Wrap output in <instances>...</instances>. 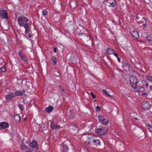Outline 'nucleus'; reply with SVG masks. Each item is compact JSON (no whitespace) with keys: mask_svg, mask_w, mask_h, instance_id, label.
<instances>
[{"mask_svg":"<svg viewBox=\"0 0 152 152\" xmlns=\"http://www.w3.org/2000/svg\"><path fill=\"white\" fill-rule=\"evenodd\" d=\"M16 18L20 26L24 28L25 34L29 33L30 24L28 23V19L23 15H18L16 16Z\"/></svg>","mask_w":152,"mask_h":152,"instance_id":"f257e3e1","label":"nucleus"},{"mask_svg":"<svg viewBox=\"0 0 152 152\" xmlns=\"http://www.w3.org/2000/svg\"><path fill=\"white\" fill-rule=\"evenodd\" d=\"M130 82L132 87L134 88H135L138 83L137 79L134 76H132L130 77Z\"/></svg>","mask_w":152,"mask_h":152,"instance_id":"f03ea898","label":"nucleus"},{"mask_svg":"<svg viewBox=\"0 0 152 152\" xmlns=\"http://www.w3.org/2000/svg\"><path fill=\"white\" fill-rule=\"evenodd\" d=\"M96 132L101 135H103L107 133V130L105 127H102L95 130Z\"/></svg>","mask_w":152,"mask_h":152,"instance_id":"7ed1b4c3","label":"nucleus"},{"mask_svg":"<svg viewBox=\"0 0 152 152\" xmlns=\"http://www.w3.org/2000/svg\"><path fill=\"white\" fill-rule=\"evenodd\" d=\"M98 120L101 124L103 125H107L108 123V120L105 118L102 115H100L99 116Z\"/></svg>","mask_w":152,"mask_h":152,"instance_id":"20e7f679","label":"nucleus"},{"mask_svg":"<svg viewBox=\"0 0 152 152\" xmlns=\"http://www.w3.org/2000/svg\"><path fill=\"white\" fill-rule=\"evenodd\" d=\"M0 16L3 18L6 19L8 18L7 13L6 11L4 10L0 11Z\"/></svg>","mask_w":152,"mask_h":152,"instance_id":"39448f33","label":"nucleus"},{"mask_svg":"<svg viewBox=\"0 0 152 152\" xmlns=\"http://www.w3.org/2000/svg\"><path fill=\"white\" fill-rule=\"evenodd\" d=\"M142 108L144 110L149 109L150 107V105L149 103L144 102L142 104Z\"/></svg>","mask_w":152,"mask_h":152,"instance_id":"423d86ee","label":"nucleus"},{"mask_svg":"<svg viewBox=\"0 0 152 152\" xmlns=\"http://www.w3.org/2000/svg\"><path fill=\"white\" fill-rule=\"evenodd\" d=\"M9 127V125L7 122H3L0 123V130L8 128Z\"/></svg>","mask_w":152,"mask_h":152,"instance_id":"0eeeda50","label":"nucleus"},{"mask_svg":"<svg viewBox=\"0 0 152 152\" xmlns=\"http://www.w3.org/2000/svg\"><path fill=\"white\" fill-rule=\"evenodd\" d=\"M15 97V96L14 93L10 92L5 96V99L7 100L10 99H12Z\"/></svg>","mask_w":152,"mask_h":152,"instance_id":"6e6552de","label":"nucleus"},{"mask_svg":"<svg viewBox=\"0 0 152 152\" xmlns=\"http://www.w3.org/2000/svg\"><path fill=\"white\" fill-rule=\"evenodd\" d=\"M50 127L53 129H57L60 128V126L59 125H56L55 124L51 122L50 124Z\"/></svg>","mask_w":152,"mask_h":152,"instance_id":"1a4fd4ad","label":"nucleus"},{"mask_svg":"<svg viewBox=\"0 0 152 152\" xmlns=\"http://www.w3.org/2000/svg\"><path fill=\"white\" fill-rule=\"evenodd\" d=\"M60 151L63 152H68V149L67 146L66 145H63L61 147Z\"/></svg>","mask_w":152,"mask_h":152,"instance_id":"9d476101","label":"nucleus"},{"mask_svg":"<svg viewBox=\"0 0 152 152\" xmlns=\"http://www.w3.org/2000/svg\"><path fill=\"white\" fill-rule=\"evenodd\" d=\"M134 90L136 91H140L141 92H143L145 91V88L143 87L136 86L135 88H134Z\"/></svg>","mask_w":152,"mask_h":152,"instance_id":"9b49d317","label":"nucleus"},{"mask_svg":"<svg viewBox=\"0 0 152 152\" xmlns=\"http://www.w3.org/2000/svg\"><path fill=\"white\" fill-rule=\"evenodd\" d=\"M123 68L124 69L127 70L129 69L131 66L127 63H124L123 64Z\"/></svg>","mask_w":152,"mask_h":152,"instance_id":"f8f14e48","label":"nucleus"},{"mask_svg":"<svg viewBox=\"0 0 152 152\" xmlns=\"http://www.w3.org/2000/svg\"><path fill=\"white\" fill-rule=\"evenodd\" d=\"M131 34L133 37L136 38H138L139 37L138 33L135 30L132 31L131 32Z\"/></svg>","mask_w":152,"mask_h":152,"instance_id":"ddd939ff","label":"nucleus"},{"mask_svg":"<svg viewBox=\"0 0 152 152\" xmlns=\"http://www.w3.org/2000/svg\"><path fill=\"white\" fill-rule=\"evenodd\" d=\"M25 92V91L23 90V91H17L15 92V95L17 96H22L24 93Z\"/></svg>","mask_w":152,"mask_h":152,"instance_id":"4468645a","label":"nucleus"},{"mask_svg":"<svg viewBox=\"0 0 152 152\" xmlns=\"http://www.w3.org/2000/svg\"><path fill=\"white\" fill-rule=\"evenodd\" d=\"M21 150L23 151H26L28 149V147L24 144H22L20 145Z\"/></svg>","mask_w":152,"mask_h":152,"instance_id":"2eb2a0df","label":"nucleus"},{"mask_svg":"<svg viewBox=\"0 0 152 152\" xmlns=\"http://www.w3.org/2000/svg\"><path fill=\"white\" fill-rule=\"evenodd\" d=\"M14 119L16 122H20L21 120V118L19 115L16 114L14 116Z\"/></svg>","mask_w":152,"mask_h":152,"instance_id":"dca6fc26","label":"nucleus"},{"mask_svg":"<svg viewBox=\"0 0 152 152\" xmlns=\"http://www.w3.org/2000/svg\"><path fill=\"white\" fill-rule=\"evenodd\" d=\"M106 52L107 53L110 55H111L114 53V52H115V51L112 49L107 48L106 50Z\"/></svg>","mask_w":152,"mask_h":152,"instance_id":"f3484780","label":"nucleus"},{"mask_svg":"<svg viewBox=\"0 0 152 152\" xmlns=\"http://www.w3.org/2000/svg\"><path fill=\"white\" fill-rule=\"evenodd\" d=\"M53 107L51 106H49L48 107L46 108L45 109L46 112L48 113H50L53 110Z\"/></svg>","mask_w":152,"mask_h":152,"instance_id":"a211bd4d","label":"nucleus"},{"mask_svg":"<svg viewBox=\"0 0 152 152\" xmlns=\"http://www.w3.org/2000/svg\"><path fill=\"white\" fill-rule=\"evenodd\" d=\"M37 145V142L35 141H33L29 144V146L32 148H34L36 147Z\"/></svg>","mask_w":152,"mask_h":152,"instance_id":"6ab92c4d","label":"nucleus"},{"mask_svg":"<svg viewBox=\"0 0 152 152\" xmlns=\"http://www.w3.org/2000/svg\"><path fill=\"white\" fill-rule=\"evenodd\" d=\"M147 40L150 42H152V34L149 35L146 37Z\"/></svg>","mask_w":152,"mask_h":152,"instance_id":"aec40b11","label":"nucleus"},{"mask_svg":"<svg viewBox=\"0 0 152 152\" xmlns=\"http://www.w3.org/2000/svg\"><path fill=\"white\" fill-rule=\"evenodd\" d=\"M93 142L94 145L97 146L100 145V142L99 140H93Z\"/></svg>","mask_w":152,"mask_h":152,"instance_id":"412c9836","label":"nucleus"},{"mask_svg":"<svg viewBox=\"0 0 152 152\" xmlns=\"http://www.w3.org/2000/svg\"><path fill=\"white\" fill-rule=\"evenodd\" d=\"M51 60L52 61L54 65L55 64L57 63V58L55 56H52L51 58Z\"/></svg>","mask_w":152,"mask_h":152,"instance_id":"4be33fe9","label":"nucleus"},{"mask_svg":"<svg viewBox=\"0 0 152 152\" xmlns=\"http://www.w3.org/2000/svg\"><path fill=\"white\" fill-rule=\"evenodd\" d=\"M3 29L5 30H6L9 28V26H8V24H4L3 25L2 27Z\"/></svg>","mask_w":152,"mask_h":152,"instance_id":"5701e85b","label":"nucleus"},{"mask_svg":"<svg viewBox=\"0 0 152 152\" xmlns=\"http://www.w3.org/2000/svg\"><path fill=\"white\" fill-rule=\"evenodd\" d=\"M141 83L143 86H146L147 87H148V84L145 81L142 80Z\"/></svg>","mask_w":152,"mask_h":152,"instance_id":"b1692460","label":"nucleus"},{"mask_svg":"<svg viewBox=\"0 0 152 152\" xmlns=\"http://www.w3.org/2000/svg\"><path fill=\"white\" fill-rule=\"evenodd\" d=\"M18 107L21 111L24 109V107L22 105L20 104H19L18 105Z\"/></svg>","mask_w":152,"mask_h":152,"instance_id":"393cba45","label":"nucleus"},{"mask_svg":"<svg viewBox=\"0 0 152 152\" xmlns=\"http://www.w3.org/2000/svg\"><path fill=\"white\" fill-rule=\"evenodd\" d=\"M71 128L74 130L75 131H76V132L78 131V128L75 126H71Z\"/></svg>","mask_w":152,"mask_h":152,"instance_id":"a878e982","label":"nucleus"},{"mask_svg":"<svg viewBox=\"0 0 152 152\" xmlns=\"http://www.w3.org/2000/svg\"><path fill=\"white\" fill-rule=\"evenodd\" d=\"M21 59L23 61L25 62H26L27 61V60L25 57L23 56V55L22 56L20 57Z\"/></svg>","mask_w":152,"mask_h":152,"instance_id":"bb28decb","label":"nucleus"},{"mask_svg":"<svg viewBox=\"0 0 152 152\" xmlns=\"http://www.w3.org/2000/svg\"><path fill=\"white\" fill-rule=\"evenodd\" d=\"M1 71L3 72H4L6 70V68L4 66H3L0 68Z\"/></svg>","mask_w":152,"mask_h":152,"instance_id":"cd10ccee","label":"nucleus"},{"mask_svg":"<svg viewBox=\"0 0 152 152\" xmlns=\"http://www.w3.org/2000/svg\"><path fill=\"white\" fill-rule=\"evenodd\" d=\"M96 110V111L99 112L100 110V107L98 106L96 107L95 108Z\"/></svg>","mask_w":152,"mask_h":152,"instance_id":"c85d7f7f","label":"nucleus"},{"mask_svg":"<svg viewBox=\"0 0 152 152\" xmlns=\"http://www.w3.org/2000/svg\"><path fill=\"white\" fill-rule=\"evenodd\" d=\"M103 91L104 93H105L106 94H107V95H108V96H110V92H109L105 90L104 89L103 90Z\"/></svg>","mask_w":152,"mask_h":152,"instance_id":"c756f323","label":"nucleus"},{"mask_svg":"<svg viewBox=\"0 0 152 152\" xmlns=\"http://www.w3.org/2000/svg\"><path fill=\"white\" fill-rule=\"evenodd\" d=\"M90 94L92 97L93 99H95L96 98V96L95 94H94L92 92H91L90 93Z\"/></svg>","mask_w":152,"mask_h":152,"instance_id":"7c9ffc66","label":"nucleus"},{"mask_svg":"<svg viewBox=\"0 0 152 152\" xmlns=\"http://www.w3.org/2000/svg\"><path fill=\"white\" fill-rule=\"evenodd\" d=\"M147 79L150 81H152V77L151 76H148L147 77Z\"/></svg>","mask_w":152,"mask_h":152,"instance_id":"2f4dec72","label":"nucleus"},{"mask_svg":"<svg viewBox=\"0 0 152 152\" xmlns=\"http://www.w3.org/2000/svg\"><path fill=\"white\" fill-rule=\"evenodd\" d=\"M43 15H46L47 14V12L46 10H45L42 12Z\"/></svg>","mask_w":152,"mask_h":152,"instance_id":"473e14b6","label":"nucleus"},{"mask_svg":"<svg viewBox=\"0 0 152 152\" xmlns=\"http://www.w3.org/2000/svg\"><path fill=\"white\" fill-rule=\"evenodd\" d=\"M18 53L19 54L20 57V56H23V55H22V54L23 53V52L22 50H20V51H19Z\"/></svg>","mask_w":152,"mask_h":152,"instance_id":"72a5a7b5","label":"nucleus"},{"mask_svg":"<svg viewBox=\"0 0 152 152\" xmlns=\"http://www.w3.org/2000/svg\"><path fill=\"white\" fill-rule=\"evenodd\" d=\"M75 116V114L74 113H70V117H71L72 118H73Z\"/></svg>","mask_w":152,"mask_h":152,"instance_id":"f704fd0d","label":"nucleus"},{"mask_svg":"<svg viewBox=\"0 0 152 152\" xmlns=\"http://www.w3.org/2000/svg\"><path fill=\"white\" fill-rule=\"evenodd\" d=\"M148 129L150 132H152V126H149Z\"/></svg>","mask_w":152,"mask_h":152,"instance_id":"c9c22d12","label":"nucleus"},{"mask_svg":"<svg viewBox=\"0 0 152 152\" xmlns=\"http://www.w3.org/2000/svg\"><path fill=\"white\" fill-rule=\"evenodd\" d=\"M110 4L113 6H114L115 5V1H114L112 3H110Z\"/></svg>","mask_w":152,"mask_h":152,"instance_id":"e433bc0d","label":"nucleus"},{"mask_svg":"<svg viewBox=\"0 0 152 152\" xmlns=\"http://www.w3.org/2000/svg\"><path fill=\"white\" fill-rule=\"evenodd\" d=\"M30 31L29 33H26V34H28V36L29 37L31 38L32 37V35L30 34Z\"/></svg>","mask_w":152,"mask_h":152,"instance_id":"4c0bfd02","label":"nucleus"},{"mask_svg":"<svg viewBox=\"0 0 152 152\" xmlns=\"http://www.w3.org/2000/svg\"><path fill=\"white\" fill-rule=\"evenodd\" d=\"M114 54V56H115L117 58H118V56L117 55V54H116V53H114H114L113 54Z\"/></svg>","mask_w":152,"mask_h":152,"instance_id":"58836bf2","label":"nucleus"},{"mask_svg":"<svg viewBox=\"0 0 152 152\" xmlns=\"http://www.w3.org/2000/svg\"><path fill=\"white\" fill-rule=\"evenodd\" d=\"M56 48H54V52L55 53H56Z\"/></svg>","mask_w":152,"mask_h":152,"instance_id":"ea45409f","label":"nucleus"},{"mask_svg":"<svg viewBox=\"0 0 152 152\" xmlns=\"http://www.w3.org/2000/svg\"><path fill=\"white\" fill-rule=\"evenodd\" d=\"M118 58V61L119 62H120V58L118 57V58Z\"/></svg>","mask_w":152,"mask_h":152,"instance_id":"a19ab883","label":"nucleus"},{"mask_svg":"<svg viewBox=\"0 0 152 152\" xmlns=\"http://www.w3.org/2000/svg\"><path fill=\"white\" fill-rule=\"evenodd\" d=\"M143 26L145 27L146 26V24L144 23V24H143Z\"/></svg>","mask_w":152,"mask_h":152,"instance_id":"79ce46f5","label":"nucleus"},{"mask_svg":"<svg viewBox=\"0 0 152 152\" xmlns=\"http://www.w3.org/2000/svg\"><path fill=\"white\" fill-rule=\"evenodd\" d=\"M64 91V88H61V91L62 92H63Z\"/></svg>","mask_w":152,"mask_h":152,"instance_id":"37998d69","label":"nucleus"},{"mask_svg":"<svg viewBox=\"0 0 152 152\" xmlns=\"http://www.w3.org/2000/svg\"><path fill=\"white\" fill-rule=\"evenodd\" d=\"M136 18L137 19H138L139 18V16H136Z\"/></svg>","mask_w":152,"mask_h":152,"instance_id":"c03bdc74","label":"nucleus"},{"mask_svg":"<svg viewBox=\"0 0 152 152\" xmlns=\"http://www.w3.org/2000/svg\"><path fill=\"white\" fill-rule=\"evenodd\" d=\"M150 88L152 90V86H150Z\"/></svg>","mask_w":152,"mask_h":152,"instance_id":"a18cd8bd","label":"nucleus"},{"mask_svg":"<svg viewBox=\"0 0 152 152\" xmlns=\"http://www.w3.org/2000/svg\"><path fill=\"white\" fill-rule=\"evenodd\" d=\"M135 118V119L136 120H137V118Z\"/></svg>","mask_w":152,"mask_h":152,"instance_id":"49530a36","label":"nucleus"},{"mask_svg":"<svg viewBox=\"0 0 152 152\" xmlns=\"http://www.w3.org/2000/svg\"><path fill=\"white\" fill-rule=\"evenodd\" d=\"M142 18H143V19H144V20H145V18L144 17H142Z\"/></svg>","mask_w":152,"mask_h":152,"instance_id":"de8ad7c7","label":"nucleus"}]
</instances>
